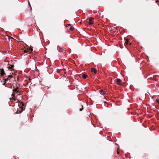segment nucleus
<instances>
[{
  "label": "nucleus",
  "instance_id": "obj_11",
  "mask_svg": "<svg viewBox=\"0 0 159 159\" xmlns=\"http://www.w3.org/2000/svg\"><path fill=\"white\" fill-rule=\"evenodd\" d=\"M156 101L157 102V103L159 104V99H157Z\"/></svg>",
  "mask_w": 159,
  "mask_h": 159
},
{
  "label": "nucleus",
  "instance_id": "obj_7",
  "mask_svg": "<svg viewBox=\"0 0 159 159\" xmlns=\"http://www.w3.org/2000/svg\"><path fill=\"white\" fill-rule=\"evenodd\" d=\"M69 26H70V27H69L70 30L71 31H73L74 29V28L71 25H69Z\"/></svg>",
  "mask_w": 159,
  "mask_h": 159
},
{
  "label": "nucleus",
  "instance_id": "obj_5",
  "mask_svg": "<svg viewBox=\"0 0 159 159\" xmlns=\"http://www.w3.org/2000/svg\"><path fill=\"white\" fill-rule=\"evenodd\" d=\"M0 74L2 75H3L5 74V73L4 72L3 69H2L0 70Z\"/></svg>",
  "mask_w": 159,
  "mask_h": 159
},
{
  "label": "nucleus",
  "instance_id": "obj_10",
  "mask_svg": "<svg viewBox=\"0 0 159 159\" xmlns=\"http://www.w3.org/2000/svg\"><path fill=\"white\" fill-rule=\"evenodd\" d=\"M125 43L127 44H129V41L128 40L126 41Z\"/></svg>",
  "mask_w": 159,
  "mask_h": 159
},
{
  "label": "nucleus",
  "instance_id": "obj_1",
  "mask_svg": "<svg viewBox=\"0 0 159 159\" xmlns=\"http://www.w3.org/2000/svg\"><path fill=\"white\" fill-rule=\"evenodd\" d=\"M93 19L89 18L88 19L89 21L88 23L89 25H92L93 23Z\"/></svg>",
  "mask_w": 159,
  "mask_h": 159
},
{
  "label": "nucleus",
  "instance_id": "obj_13",
  "mask_svg": "<svg viewBox=\"0 0 159 159\" xmlns=\"http://www.w3.org/2000/svg\"><path fill=\"white\" fill-rule=\"evenodd\" d=\"M5 84H6V83H4L3 84V85H5Z\"/></svg>",
  "mask_w": 159,
  "mask_h": 159
},
{
  "label": "nucleus",
  "instance_id": "obj_9",
  "mask_svg": "<svg viewBox=\"0 0 159 159\" xmlns=\"http://www.w3.org/2000/svg\"><path fill=\"white\" fill-rule=\"evenodd\" d=\"M87 76V75L85 74H84L82 75V77L84 79H85L86 78Z\"/></svg>",
  "mask_w": 159,
  "mask_h": 159
},
{
  "label": "nucleus",
  "instance_id": "obj_14",
  "mask_svg": "<svg viewBox=\"0 0 159 159\" xmlns=\"http://www.w3.org/2000/svg\"><path fill=\"white\" fill-rule=\"evenodd\" d=\"M82 108H82L81 109H80V111H81L82 110Z\"/></svg>",
  "mask_w": 159,
  "mask_h": 159
},
{
  "label": "nucleus",
  "instance_id": "obj_6",
  "mask_svg": "<svg viewBox=\"0 0 159 159\" xmlns=\"http://www.w3.org/2000/svg\"><path fill=\"white\" fill-rule=\"evenodd\" d=\"M17 88H14L13 89V92H16L17 93H20V92L19 91H17Z\"/></svg>",
  "mask_w": 159,
  "mask_h": 159
},
{
  "label": "nucleus",
  "instance_id": "obj_2",
  "mask_svg": "<svg viewBox=\"0 0 159 159\" xmlns=\"http://www.w3.org/2000/svg\"><path fill=\"white\" fill-rule=\"evenodd\" d=\"M14 67L13 65H11V66H8L7 67V68L8 69V70H9L12 71V70H13V68Z\"/></svg>",
  "mask_w": 159,
  "mask_h": 159
},
{
  "label": "nucleus",
  "instance_id": "obj_4",
  "mask_svg": "<svg viewBox=\"0 0 159 159\" xmlns=\"http://www.w3.org/2000/svg\"><path fill=\"white\" fill-rule=\"evenodd\" d=\"M116 82L117 83V84L119 85H121V80L119 79H117Z\"/></svg>",
  "mask_w": 159,
  "mask_h": 159
},
{
  "label": "nucleus",
  "instance_id": "obj_3",
  "mask_svg": "<svg viewBox=\"0 0 159 159\" xmlns=\"http://www.w3.org/2000/svg\"><path fill=\"white\" fill-rule=\"evenodd\" d=\"M91 71L95 74H96L97 73V70L95 68H92L91 69Z\"/></svg>",
  "mask_w": 159,
  "mask_h": 159
},
{
  "label": "nucleus",
  "instance_id": "obj_8",
  "mask_svg": "<svg viewBox=\"0 0 159 159\" xmlns=\"http://www.w3.org/2000/svg\"><path fill=\"white\" fill-rule=\"evenodd\" d=\"M100 93L101 94H102V95H104L105 94V92L103 90H100Z\"/></svg>",
  "mask_w": 159,
  "mask_h": 159
},
{
  "label": "nucleus",
  "instance_id": "obj_12",
  "mask_svg": "<svg viewBox=\"0 0 159 159\" xmlns=\"http://www.w3.org/2000/svg\"><path fill=\"white\" fill-rule=\"evenodd\" d=\"M24 52L25 53H27V51H26L25 50V51H24Z\"/></svg>",
  "mask_w": 159,
  "mask_h": 159
}]
</instances>
